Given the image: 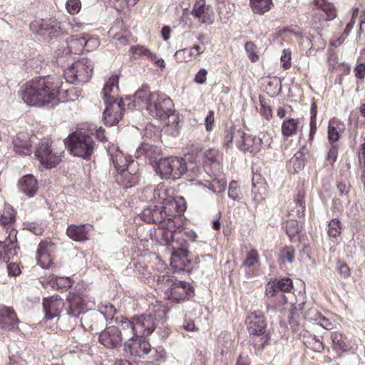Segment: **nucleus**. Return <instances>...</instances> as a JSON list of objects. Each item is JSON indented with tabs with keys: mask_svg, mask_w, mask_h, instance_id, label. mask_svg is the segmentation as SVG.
Here are the masks:
<instances>
[{
	"mask_svg": "<svg viewBox=\"0 0 365 365\" xmlns=\"http://www.w3.org/2000/svg\"><path fill=\"white\" fill-rule=\"evenodd\" d=\"M136 99L145 100V109L153 118L166 123L171 128V133L178 130L179 117L175 115L174 103L165 93L150 92L148 88L139 89L135 94Z\"/></svg>",
	"mask_w": 365,
	"mask_h": 365,
	"instance_id": "1",
	"label": "nucleus"
},
{
	"mask_svg": "<svg viewBox=\"0 0 365 365\" xmlns=\"http://www.w3.org/2000/svg\"><path fill=\"white\" fill-rule=\"evenodd\" d=\"M61 87V83L53 76L36 77L24 85L21 96L26 104L42 107L57 100Z\"/></svg>",
	"mask_w": 365,
	"mask_h": 365,
	"instance_id": "2",
	"label": "nucleus"
},
{
	"mask_svg": "<svg viewBox=\"0 0 365 365\" xmlns=\"http://www.w3.org/2000/svg\"><path fill=\"white\" fill-rule=\"evenodd\" d=\"M119 76L112 74L106 81L103 88V98L106 104L103 118L106 124L113 125L122 118L124 108V101L119 98Z\"/></svg>",
	"mask_w": 365,
	"mask_h": 365,
	"instance_id": "3",
	"label": "nucleus"
},
{
	"mask_svg": "<svg viewBox=\"0 0 365 365\" xmlns=\"http://www.w3.org/2000/svg\"><path fill=\"white\" fill-rule=\"evenodd\" d=\"M246 324L247 331L252 336L250 344L258 350L263 349L270 340L264 315L257 312L250 313L246 318Z\"/></svg>",
	"mask_w": 365,
	"mask_h": 365,
	"instance_id": "4",
	"label": "nucleus"
},
{
	"mask_svg": "<svg viewBox=\"0 0 365 365\" xmlns=\"http://www.w3.org/2000/svg\"><path fill=\"white\" fill-rule=\"evenodd\" d=\"M92 138L82 132L76 131L70 134L66 141L61 143L63 150L67 146L70 153L78 158H86L91 155L94 150Z\"/></svg>",
	"mask_w": 365,
	"mask_h": 365,
	"instance_id": "5",
	"label": "nucleus"
},
{
	"mask_svg": "<svg viewBox=\"0 0 365 365\" xmlns=\"http://www.w3.org/2000/svg\"><path fill=\"white\" fill-rule=\"evenodd\" d=\"M93 67L91 59L83 58L64 71V77L71 83L88 82L93 74Z\"/></svg>",
	"mask_w": 365,
	"mask_h": 365,
	"instance_id": "6",
	"label": "nucleus"
},
{
	"mask_svg": "<svg viewBox=\"0 0 365 365\" xmlns=\"http://www.w3.org/2000/svg\"><path fill=\"white\" fill-rule=\"evenodd\" d=\"M163 315V311L158 308L148 314L133 317L134 324L133 326L135 328V334L137 336H149L158 327Z\"/></svg>",
	"mask_w": 365,
	"mask_h": 365,
	"instance_id": "7",
	"label": "nucleus"
},
{
	"mask_svg": "<svg viewBox=\"0 0 365 365\" xmlns=\"http://www.w3.org/2000/svg\"><path fill=\"white\" fill-rule=\"evenodd\" d=\"M154 198L158 204L161 205L166 220H172L177 213L180 214L186 209L182 197L168 196L166 191L154 190Z\"/></svg>",
	"mask_w": 365,
	"mask_h": 365,
	"instance_id": "8",
	"label": "nucleus"
},
{
	"mask_svg": "<svg viewBox=\"0 0 365 365\" xmlns=\"http://www.w3.org/2000/svg\"><path fill=\"white\" fill-rule=\"evenodd\" d=\"M118 172L117 181L125 188L134 186L138 182V165L135 161H112Z\"/></svg>",
	"mask_w": 365,
	"mask_h": 365,
	"instance_id": "9",
	"label": "nucleus"
},
{
	"mask_svg": "<svg viewBox=\"0 0 365 365\" xmlns=\"http://www.w3.org/2000/svg\"><path fill=\"white\" fill-rule=\"evenodd\" d=\"M153 167L162 179L177 180L187 170L186 161H153Z\"/></svg>",
	"mask_w": 365,
	"mask_h": 365,
	"instance_id": "10",
	"label": "nucleus"
},
{
	"mask_svg": "<svg viewBox=\"0 0 365 365\" xmlns=\"http://www.w3.org/2000/svg\"><path fill=\"white\" fill-rule=\"evenodd\" d=\"M144 269L145 272L142 273L143 277L152 279L156 283L157 289L163 292L165 296L167 289H169L174 281L176 280L175 277L168 274L167 268L163 263H160L157 269H153V272L148 270V267Z\"/></svg>",
	"mask_w": 365,
	"mask_h": 365,
	"instance_id": "11",
	"label": "nucleus"
},
{
	"mask_svg": "<svg viewBox=\"0 0 365 365\" xmlns=\"http://www.w3.org/2000/svg\"><path fill=\"white\" fill-rule=\"evenodd\" d=\"M98 341L106 349L119 351L123 344V333L118 326L107 327L99 334Z\"/></svg>",
	"mask_w": 365,
	"mask_h": 365,
	"instance_id": "12",
	"label": "nucleus"
},
{
	"mask_svg": "<svg viewBox=\"0 0 365 365\" xmlns=\"http://www.w3.org/2000/svg\"><path fill=\"white\" fill-rule=\"evenodd\" d=\"M66 301L68 304L66 314L74 318H77L80 314L86 313L93 305V302L87 296L79 293H70Z\"/></svg>",
	"mask_w": 365,
	"mask_h": 365,
	"instance_id": "13",
	"label": "nucleus"
},
{
	"mask_svg": "<svg viewBox=\"0 0 365 365\" xmlns=\"http://www.w3.org/2000/svg\"><path fill=\"white\" fill-rule=\"evenodd\" d=\"M187 245V241L183 238H180L173 242L171 263H173V267L176 270L185 269L190 263L187 259L189 254Z\"/></svg>",
	"mask_w": 365,
	"mask_h": 365,
	"instance_id": "14",
	"label": "nucleus"
},
{
	"mask_svg": "<svg viewBox=\"0 0 365 365\" xmlns=\"http://www.w3.org/2000/svg\"><path fill=\"white\" fill-rule=\"evenodd\" d=\"M63 154L64 150L62 147L60 150L55 151L50 139L47 138L40 140L34 151V155L38 160H61Z\"/></svg>",
	"mask_w": 365,
	"mask_h": 365,
	"instance_id": "15",
	"label": "nucleus"
},
{
	"mask_svg": "<svg viewBox=\"0 0 365 365\" xmlns=\"http://www.w3.org/2000/svg\"><path fill=\"white\" fill-rule=\"evenodd\" d=\"M192 292V287L189 283L176 279L172 287L167 289L165 297L170 301L180 302L189 299Z\"/></svg>",
	"mask_w": 365,
	"mask_h": 365,
	"instance_id": "16",
	"label": "nucleus"
},
{
	"mask_svg": "<svg viewBox=\"0 0 365 365\" xmlns=\"http://www.w3.org/2000/svg\"><path fill=\"white\" fill-rule=\"evenodd\" d=\"M245 141L248 149L243 152H250L252 154L258 153L263 147H269L272 141L271 134L268 132H261L259 136L248 135L245 133Z\"/></svg>",
	"mask_w": 365,
	"mask_h": 365,
	"instance_id": "17",
	"label": "nucleus"
},
{
	"mask_svg": "<svg viewBox=\"0 0 365 365\" xmlns=\"http://www.w3.org/2000/svg\"><path fill=\"white\" fill-rule=\"evenodd\" d=\"M129 53L131 58L133 59L145 58L148 61L153 62L155 64L162 68L165 67L164 60L162 58L158 59L156 53L150 51L145 46L140 44L133 45L130 47Z\"/></svg>",
	"mask_w": 365,
	"mask_h": 365,
	"instance_id": "18",
	"label": "nucleus"
},
{
	"mask_svg": "<svg viewBox=\"0 0 365 365\" xmlns=\"http://www.w3.org/2000/svg\"><path fill=\"white\" fill-rule=\"evenodd\" d=\"M125 350L131 355L142 357L150 351V344L145 336H135L124 343Z\"/></svg>",
	"mask_w": 365,
	"mask_h": 365,
	"instance_id": "19",
	"label": "nucleus"
},
{
	"mask_svg": "<svg viewBox=\"0 0 365 365\" xmlns=\"http://www.w3.org/2000/svg\"><path fill=\"white\" fill-rule=\"evenodd\" d=\"M245 133L242 130H237L235 128H230L225 130L223 135V145L229 148L235 140L237 146L240 150H247L249 146L244 143Z\"/></svg>",
	"mask_w": 365,
	"mask_h": 365,
	"instance_id": "20",
	"label": "nucleus"
},
{
	"mask_svg": "<svg viewBox=\"0 0 365 365\" xmlns=\"http://www.w3.org/2000/svg\"><path fill=\"white\" fill-rule=\"evenodd\" d=\"M191 14L202 24H211L213 22L212 9L206 4L205 0H197Z\"/></svg>",
	"mask_w": 365,
	"mask_h": 365,
	"instance_id": "21",
	"label": "nucleus"
},
{
	"mask_svg": "<svg viewBox=\"0 0 365 365\" xmlns=\"http://www.w3.org/2000/svg\"><path fill=\"white\" fill-rule=\"evenodd\" d=\"M160 148L148 143H142L135 151V157L148 158V160H170L168 157L163 158Z\"/></svg>",
	"mask_w": 365,
	"mask_h": 365,
	"instance_id": "22",
	"label": "nucleus"
},
{
	"mask_svg": "<svg viewBox=\"0 0 365 365\" xmlns=\"http://www.w3.org/2000/svg\"><path fill=\"white\" fill-rule=\"evenodd\" d=\"M205 51V47L196 44L192 47L180 49L175 53V58L178 63H188L195 60Z\"/></svg>",
	"mask_w": 365,
	"mask_h": 365,
	"instance_id": "23",
	"label": "nucleus"
},
{
	"mask_svg": "<svg viewBox=\"0 0 365 365\" xmlns=\"http://www.w3.org/2000/svg\"><path fill=\"white\" fill-rule=\"evenodd\" d=\"M14 150L20 156L24 157L30 155L31 150V140L29 135L21 132L17 133L13 140Z\"/></svg>",
	"mask_w": 365,
	"mask_h": 365,
	"instance_id": "24",
	"label": "nucleus"
},
{
	"mask_svg": "<svg viewBox=\"0 0 365 365\" xmlns=\"http://www.w3.org/2000/svg\"><path fill=\"white\" fill-rule=\"evenodd\" d=\"M64 304L62 299L58 298V296H53L49 299L43 300V307L46 319H52L58 317Z\"/></svg>",
	"mask_w": 365,
	"mask_h": 365,
	"instance_id": "25",
	"label": "nucleus"
},
{
	"mask_svg": "<svg viewBox=\"0 0 365 365\" xmlns=\"http://www.w3.org/2000/svg\"><path fill=\"white\" fill-rule=\"evenodd\" d=\"M141 218L148 222L160 223L166 220L161 205H150L141 212Z\"/></svg>",
	"mask_w": 365,
	"mask_h": 365,
	"instance_id": "26",
	"label": "nucleus"
},
{
	"mask_svg": "<svg viewBox=\"0 0 365 365\" xmlns=\"http://www.w3.org/2000/svg\"><path fill=\"white\" fill-rule=\"evenodd\" d=\"M19 321L14 311L9 307L0 309V327L6 330L16 328Z\"/></svg>",
	"mask_w": 365,
	"mask_h": 365,
	"instance_id": "27",
	"label": "nucleus"
},
{
	"mask_svg": "<svg viewBox=\"0 0 365 365\" xmlns=\"http://www.w3.org/2000/svg\"><path fill=\"white\" fill-rule=\"evenodd\" d=\"M19 190L29 197H34L38 188L37 180L33 175L27 174L19 181Z\"/></svg>",
	"mask_w": 365,
	"mask_h": 365,
	"instance_id": "28",
	"label": "nucleus"
},
{
	"mask_svg": "<svg viewBox=\"0 0 365 365\" xmlns=\"http://www.w3.org/2000/svg\"><path fill=\"white\" fill-rule=\"evenodd\" d=\"M7 238L11 245H5L4 242H0V246L2 247L4 253L3 255L0 251V259H3L6 263H8L11 258L17 255L16 246L14 245V243L16 242V231L12 230Z\"/></svg>",
	"mask_w": 365,
	"mask_h": 365,
	"instance_id": "29",
	"label": "nucleus"
},
{
	"mask_svg": "<svg viewBox=\"0 0 365 365\" xmlns=\"http://www.w3.org/2000/svg\"><path fill=\"white\" fill-rule=\"evenodd\" d=\"M40 31L43 34H47L51 38L58 36L63 33L61 23L56 19L43 20Z\"/></svg>",
	"mask_w": 365,
	"mask_h": 365,
	"instance_id": "30",
	"label": "nucleus"
},
{
	"mask_svg": "<svg viewBox=\"0 0 365 365\" xmlns=\"http://www.w3.org/2000/svg\"><path fill=\"white\" fill-rule=\"evenodd\" d=\"M301 120L298 118H285L281 127L282 134L284 138H288L297 134L300 128Z\"/></svg>",
	"mask_w": 365,
	"mask_h": 365,
	"instance_id": "31",
	"label": "nucleus"
},
{
	"mask_svg": "<svg viewBox=\"0 0 365 365\" xmlns=\"http://www.w3.org/2000/svg\"><path fill=\"white\" fill-rule=\"evenodd\" d=\"M345 130L344 123L338 119L332 118L328 125V140L329 143H336L341 138V133Z\"/></svg>",
	"mask_w": 365,
	"mask_h": 365,
	"instance_id": "32",
	"label": "nucleus"
},
{
	"mask_svg": "<svg viewBox=\"0 0 365 365\" xmlns=\"http://www.w3.org/2000/svg\"><path fill=\"white\" fill-rule=\"evenodd\" d=\"M333 349L337 353L341 354L350 349L347 337L342 333L335 331L331 333Z\"/></svg>",
	"mask_w": 365,
	"mask_h": 365,
	"instance_id": "33",
	"label": "nucleus"
},
{
	"mask_svg": "<svg viewBox=\"0 0 365 365\" xmlns=\"http://www.w3.org/2000/svg\"><path fill=\"white\" fill-rule=\"evenodd\" d=\"M66 234L69 238L76 242L87 240L88 230L85 225H71L68 226Z\"/></svg>",
	"mask_w": 365,
	"mask_h": 365,
	"instance_id": "34",
	"label": "nucleus"
},
{
	"mask_svg": "<svg viewBox=\"0 0 365 365\" xmlns=\"http://www.w3.org/2000/svg\"><path fill=\"white\" fill-rule=\"evenodd\" d=\"M115 323L118 326L120 327L121 331H123V334L125 336L128 337V339L135 338L137 336L135 334V328L133 324H134V317H132L130 319H128L122 316L117 317L115 319Z\"/></svg>",
	"mask_w": 365,
	"mask_h": 365,
	"instance_id": "35",
	"label": "nucleus"
},
{
	"mask_svg": "<svg viewBox=\"0 0 365 365\" xmlns=\"http://www.w3.org/2000/svg\"><path fill=\"white\" fill-rule=\"evenodd\" d=\"M273 6L272 0H250L252 11L259 15L268 12Z\"/></svg>",
	"mask_w": 365,
	"mask_h": 365,
	"instance_id": "36",
	"label": "nucleus"
},
{
	"mask_svg": "<svg viewBox=\"0 0 365 365\" xmlns=\"http://www.w3.org/2000/svg\"><path fill=\"white\" fill-rule=\"evenodd\" d=\"M310 312L305 313L304 318L307 320L312 321L314 324L319 325L324 329L331 330L334 328V323L320 313L314 312L313 317H310Z\"/></svg>",
	"mask_w": 365,
	"mask_h": 365,
	"instance_id": "37",
	"label": "nucleus"
},
{
	"mask_svg": "<svg viewBox=\"0 0 365 365\" xmlns=\"http://www.w3.org/2000/svg\"><path fill=\"white\" fill-rule=\"evenodd\" d=\"M192 157L195 158H200L201 155H203L205 160H217V158H222L221 154L220 153L217 149L210 148L205 152H202V150L198 146L192 145L191 147Z\"/></svg>",
	"mask_w": 365,
	"mask_h": 365,
	"instance_id": "38",
	"label": "nucleus"
},
{
	"mask_svg": "<svg viewBox=\"0 0 365 365\" xmlns=\"http://www.w3.org/2000/svg\"><path fill=\"white\" fill-rule=\"evenodd\" d=\"M314 5L323 11L327 15L326 21H331L336 17V11L334 6L327 0H314Z\"/></svg>",
	"mask_w": 365,
	"mask_h": 365,
	"instance_id": "39",
	"label": "nucleus"
},
{
	"mask_svg": "<svg viewBox=\"0 0 365 365\" xmlns=\"http://www.w3.org/2000/svg\"><path fill=\"white\" fill-rule=\"evenodd\" d=\"M318 106L315 101H313L310 108V120H309V141L312 142L317 131V116L318 113Z\"/></svg>",
	"mask_w": 365,
	"mask_h": 365,
	"instance_id": "40",
	"label": "nucleus"
},
{
	"mask_svg": "<svg viewBox=\"0 0 365 365\" xmlns=\"http://www.w3.org/2000/svg\"><path fill=\"white\" fill-rule=\"evenodd\" d=\"M85 39L83 36L77 38L71 36L68 41V49L73 54H81L85 49Z\"/></svg>",
	"mask_w": 365,
	"mask_h": 365,
	"instance_id": "41",
	"label": "nucleus"
},
{
	"mask_svg": "<svg viewBox=\"0 0 365 365\" xmlns=\"http://www.w3.org/2000/svg\"><path fill=\"white\" fill-rule=\"evenodd\" d=\"M306 192L302 187H297V193L295 198L296 214L299 217H302L305 212L304 197Z\"/></svg>",
	"mask_w": 365,
	"mask_h": 365,
	"instance_id": "42",
	"label": "nucleus"
},
{
	"mask_svg": "<svg viewBox=\"0 0 365 365\" xmlns=\"http://www.w3.org/2000/svg\"><path fill=\"white\" fill-rule=\"evenodd\" d=\"M245 50L249 60L252 63H256L259 61V50L257 45L252 41H248L245 44Z\"/></svg>",
	"mask_w": 365,
	"mask_h": 365,
	"instance_id": "43",
	"label": "nucleus"
},
{
	"mask_svg": "<svg viewBox=\"0 0 365 365\" xmlns=\"http://www.w3.org/2000/svg\"><path fill=\"white\" fill-rule=\"evenodd\" d=\"M295 259V250L293 247H285L280 250L278 261L280 264L293 263Z\"/></svg>",
	"mask_w": 365,
	"mask_h": 365,
	"instance_id": "44",
	"label": "nucleus"
},
{
	"mask_svg": "<svg viewBox=\"0 0 365 365\" xmlns=\"http://www.w3.org/2000/svg\"><path fill=\"white\" fill-rule=\"evenodd\" d=\"M14 210L10 205H5L0 215V223L3 225H11L14 222Z\"/></svg>",
	"mask_w": 365,
	"mask_h": 365,
	"instance_id": "45",
	"label": "nucleus"
},
{
	"mask_svg": "<svg viewBox=\"0 0 365 365\" xmlns=\"http://www.w3.org/2000/svg\"><path fill=\"white\" fill-rule=\"evenodd\" d=\"M116 312L115 307L112 304H108L105 307V311H100L93 315V318L98 319H104L109 321L110 323L114 319L113 314Z\"/></svg>",
	"mask_w": 365,
	"mask_h": 365,
	"instance_id": "46",
	"label": "nucleus"
},
{
	"mask_svg": "<svg viewBox=\"0 0 365 365\" xmlns=\"http://www.w3.org/2000/svg\"><path fill=\"white\" fill-rule=\"evenodd\" d=\"M274 282L279 293V297L284 299L285 297L282 292H289L292 291V289H293L292 279L289 278H283L279 280H275Z\"/></svg>",
	"mask_w": 365,
	"mask_h": 365,
	"instance_id": "47",
	"label": "nucleus"
},
{
	"mask_svg": "<svg viewBox=\"0 0 365 365\" xmlns=\"http://www.w3.org/2000/svg\"><path fill=\"white\" fill-rule=\"evenodd\" d=\"M252 200L256 203H260L264 200L267 197V190L264 186L257 187L252 180Z\"/></svg>",
	"mask_w": 365,
	"mask_h": 365,
	"instance_id": "48",
	"label": "nucleus"
},
{
	"mask_svg": "<svg viewBox=\"0 0 365 365\" xmlns=\"http://www.w3.org/2000/svg\"><path fill=\"white\" fill-rule=\"evenodd\" d=\"M305 345L314 351L321 352L324 349L323 342L315 335H310L304 341Z\"/></svg>",
	"mask_w": 365,
	"mask_h": 365,
	"instance_id": "49",
	"label": "nucleus"
},
{
	"mask_svg": "<svg viewBox=\"0 0 365 365\" xmlns=\"http://www.w3.org/2000/svg\"><path fill=\"white\" fill-rule=\"evenodd\" d=\"M341 232V223L336 218L331 219L328 224L327 233L331 237H336Z\"/></svg>",
	"mask_w": 365,
	"mask_h": 365,
	"instance_id": "50",
	"label": "nucleus"
},
{
	"mask_svg": "<svg viewBox=\"0 0 365 365\" xmlns=\"http://www.w3.org/2000/svg\"><path fill=\"white\" fill-rule=\"evenodd\" d=\"M50 284L53 288H55L56 286V289H68L70 288L73 282L69 277H56L55 280L52 278L50 281Z\"/></svg>",
	"mask_w": 365,
	"mask_h": 365,
	"instance_id": "51",
	"label": "nucleus"
},
{
	"mask_svg": "<svg viewBox=\"0 0 365 365\" xmlns=\"http://www.w3.org/2000/svg\"><path fill=\"white\" fill-rule=\"evenodd\" d=\"M259 261V254L256 250H251L247 252L243 262V266L250 268L255 266Z\"/></svg>",
	"mask_w": 365,
	"mask_h": 365,
	"instance_id": "52",
	"label": "nucleus"
},
{
	"mask_svg": "<svg viewBox=\"0 0 365 365\" xmlns=\"http://www.w3.org/2000/svg\"><path fill=\"white\" fill-rule=\"evenodd\" d=\"M83 38L85 39V49L88 52L92 51L94 49L97 48L100 44V41L98 38L91 36L89 34H84L83 35Z\"/></svg>",
	"mask_w": 365,
	"mask_h": 365,
	"instance_id": "53",
	"label": "nucleus"
},
{
	"mask_svg": "<svg viewBox=\"0 0 365 365\" xmlns=\"http://www.w3.org/2000/svg\"><path fill=\"white\" fill-rule=\"evenodd\" d=\"M66 9L69 14L76 15L81 9V2L80 0H67Z\"/></svg>",
	"mask_w": 365,
	"mask_h": 365,
	"instance_id": "54",
	"label": "nucleus"
},
{
	"mask_svg": "<svg viewBox=\"0 0 365 365\" xmlns=\"http://www.w3.org/2000/svg\"><path fill=\"white\" fill-rule=\"evenodd\" d=\"M81 94L80 90L72 86L64 91L63 98L66 101H74L79 98Z\"/></svg>",
	"mask_w": 365,
	"mask_h": 365,
	"instance_id": "55",
	"label": "nucleus"
},
{
	"mask_svg": "<svg viewBox=\"0 0 365 365\" xmlns=\"http://www.w3.org/2000/svg\"><path fill=\"white\" fill-rule=\"evenodd\" d=\"M284 70H288L292 66V51L289 48L284 49L280 58Z\"/></svg>",
	"mask_w": 365,
	"mask_h": 365,
	"instance_id": "56",
	"label": "nucleus"
},
{
	"mask_svg": "<svg viewBox=\"0 0 365 365\" xmlns=\"http://www.w3.org/2000/svg\"><path fill=\"white\" fill-rule=\"evenodd\" d=\"M287 234L290 238L295 237L299 232L298 222L295 220L287 221L285 226Z\"/></svg>",
	"mask_w": 365,
	"mask_h": 365,
	"instance_id": "57",
	"label": "nucleus"
},
{
	"mask_svg": "<svg viewBox=\"0 0 365 365\" xmlns=\"http://www.w3.org/2000/svg\"><path fill=\"white\" fill-rule=\"evenodd\" d=\"M259 113L267 120L272 118V109L264 101H260Z\"/></svg>",
	"mask_w": 365,
	"mask_h": 365,
	"instance_id": "58",
	"label": "nucleus"
},
{
	"mask_svg": "<svg viewBox=\"0 0 365 365\" xmlns=\"http://www.w3.org/2000/svg\"><path fill=\"white\" fill-rule=\"evenodd\" d=\"M338 55L336 52H330L327 58V63L329 65V70L331 72L337 69L338 66Z\"/></svg>",
	"mask_w": 365,
	"mask_h": 365,
	"instance_id": "59",
	"label": "nucleus"
},
{
	"mask_svg": "<svg viewBox=\"0 0 365 365\" xmlns=\"http://www.w3.org/2000/svg\"><path fill=\"white\" fill-rule=\"evenodd\" d=\"M359 9L358 8H355L353 10V14L351 20L349 22L346 24V28L342 34H344L345 36H349V33L354 28V26L356 23V19L357 16L359 15Z\"/></svg>",
	"mask_w": 365,
	"mask_h": 365,
	"instance_id": "60",
	"label": "nucleus"
},
{
	"mask_svg": "<svg viewBox=\"0 0 365 365\" xmlns=\"http://www.w3.org/2000/svg\"><path fill=\"white\" fill-rule=\"evenodd\" d=\"M228 196L233 200H239V190L237 187V182L235 180L231 181L229 186Z\"/></svg>",
	"mask_w": 365,
	"mask_h": 365,
	"instance_id": "61",
	"label": "nucleus"
},
{
	"mask_svg": "<svg viewBox=\"0 0 365 365\" xmlns=\"http://www.w3.org/2000/svg\"><path fill=\"white\" fill-rule=\"evenodd\" d=\"M287 167L289 173H295L304 167V161H289Z\"/></svg>",
	"mask_w": 365,
	"mask_h": 365,
	"instance_id": "62",
	"label": "nucleus"
},
{
	"mask_svg": "<svg viewBox=\"0 0 365 365\" xmlns=\"http://www.w3.org/2000/svg\"><path fill=\"white\" fill-rule=\"evenodd\" d=\"M339 145L336 143H330L328 152L327 160H336L338 157Z\"/></svg>",
	"mask_w": 365,
	"mask_h": 365,
	"instance_id": "63",
	"label": "nucleus"
},
{
	"mask_svg": "<svg viewBox=\"0 0 365 365\" xmlns=\"http://www.w3.org/2000/svg\"><path fill=\"white\" fill-rule=\"evenodd\" d=\"M25 228L36 235H40L43 232V230L41 225L35 222H29L25 224Z\"/></svg>",
	"mask_w": 365,
	"mask_h": 365,
	"instance_id": "64",
	"label": "nucleus"
}]
</instances>
